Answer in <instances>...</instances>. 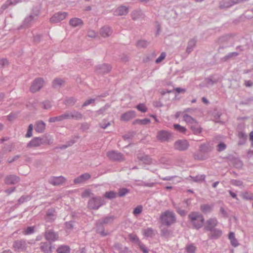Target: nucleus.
<instances>
[{"label":"nucleus","instance_id":"nucleus-1","mask_svg":"<svg viewBox=\"0 0 253 253\" xmlns=\"http://www.w3.org/2000/svg\"><path fill=\"white\" fill-rule=\"evenodd\" d=\"M53 143V140L48 136L44 137H35L27 144L26 148H33L38 147L42 145H50Z\"/></svg>","mask_w":253,"mask_h":253},{"label":"nucleus","instance_id":"nucleus-2","mask_svg":"<svg viewBox=\"0 0 253 253\" xmlns=\"http://www.w3.org/2000/svg\"><path fill=\"white\" fill-rule=\"evenodd\" d=\"M188 218L193 225V228L199 229L204 224L205 219L203 215L198 212H192L188 215Z\"/></svg>","mask_w":253,"mask_h":253},{"label":"nucleus","instance_id":"nucleus-3","mask_svg":"<svg viewBox=\"0 0 253 253\" xmlns=\"http://www.w3.org/2000/svg\"><path fill=\"white\" fill-rule=\"evenodd\" d=\"M160 218L163 224L170 226L176 221V217L173 212L167 211L162 213Z\"/></svg>","mask_w":253,"mask_h":253},{"label":"nucleus","instance_id":"nucleus-4","mask_svg":"<svg viewBox=\"0 0 253 253\" xmlns=\"http://www.w3.org/2000/svg\"><path fill=\"white\" fill-rule=\"evenodd\" d=\"M104 204V200L100 197H93L88 202V208L90 210H98Z\"/></svg>","mask_w":253,"mask_h":253},{"label":"nucleus","instance_id":"nucleus-5","mask_svg":"<svg viewBox=\"0 0 253 253\" xmlns=\"http://www.w3.org/2000/svg\"><path fill=\"white\" fill-rule=\"evenodd\" d=\"M44 81L42 78L35 79L32 83L30 90L32 93H35L39 91L43 86Z\"/></svg>","mask_w":253,"mask_h":253},{"label":"nucleus","instance_id":"nucleus-6","mask_svg":"<svg viewBox=\"0 0 253 253\" xmlns=\"http://www.w3.org/2000/svg\"><path fill=\"white\" fill-rule=\"evenodd\" d=\"M189 143L186 139H179L176 141L173 145L174 148L179 151H184L188 149Z\"/></svg>","mask_w":253,"mask_h":253},{"label":"nucleus","instance_id":"nucleus-7","mask_svg":"<svg viewBox=\"0 0 253 253\" xmlns=\"http://www.w3.org/2000/svg\"><path fill=\"white\" fill-rule=\"evenodd\" d=\"M107 156L110 160L114 161L121 162L125 160L124 155L115 150L108 152Z\"/></svg>","mask_w":253,"mask_h":253},{"label":"nucleus","instance_id":"nucleus-8","mask_svg":"<svg viewBox=\"0 0 253 253\" xmlns=\"http://www.w3.org/2000/svg\"><path fill=\"white\" fill-rule=\"evenodd\" d=\"M13 247L15 251L22 252L26 250L27 246L25 240H17L14 242Z\"/></svg>","mask_w":253,"mask_h":253},{"label":"nucleus","instance_id":"nucleus-9","mask_svg":"<svg viewBox=\"0 0 253 253\" xmlns=\"http://www.w3.org/2000/svg\"><path fill=\"white\" fill-rule=\"evenodd\" d=\"M112 69V66L108 64L103 63L95 67V72L100 74H105L109 73Z\"/></svg>","mask_w":253,"mask_h":253},{"label":"nucleus","instance_id":"nucleus-10","mask_svg":"<svg viewBox=\"0 0 253 253\" xmlns=\"http://www.w3.org/2000/svg\"><path fill=\"white\" fill-rule=\"evenodd\" d=\"M218 221L216 218H210L205 223L204 230L206 231H210L215 228L217 225Z\"/></svg>","mask_w":253,"mask_h":253},{"label":"nucleus","instance_id":"nucleus-11","mask_svg":"<svg viewBox=\"0 0 253 253\" xmlns=\"http://www.w3.org/2000/svg\"><path fill=\"white\" fill-rule=\"evenodd\" d=\"M171 136V133L164 130L158 131L157 135V139L161 142L168 141Z\"/></svg>","mask_w":253,"mask_h":253},{"label":"nucleus","instance_id":"nucleus-12","mask_svg":"<svg viewBox=\"0 0 253 253\" xmlns=\"http://www.w3.org/2000/svg\"><path fill=\"white\" fill-rule=\"evenodd\" d=\"M44 237L49 242L51 243L57 240L58 235L53 230L47 229L44 233Z\"/></svg>","mask_w":253,"mask_h":253},{"label":"nucleus","instance_id":"nucleus-13","mask_svg":"<svg viewBox=\"0 0 253 253\" xmlns=\"http://www.w3.org/2000/svg\"><path fill=\"white\" fill-rule=\"evenodd\" d=\"M67 15V13L65 12H60L55 13L50 19L51 23H55L59 22L64 19Z\"/></svg>","mask_w":253,"mask_h":253},{"label":"nucleus","instance_id":"nucleus-14","mask_svg":"<svg viewBox=\"0 0 253 253\" xmlns=\"http://www.w3.org/2000/svg\"><path fill=\"white\" fill-rule=\"evenodd\" d=\"M66 180V178L63 176H52L49 179L48 182L52 185L57 186L62 184Z\"/></svg>","mask_w":253,"mask_h":253},{"label":"nucleus","instance_id":"nucleus-15","mask_svg":"<svg viewBox=\"0 0 253 253\" xmlns=\"http://www.w3.org/2000/svg\"><path fill=\"white\" fill-rule=\"evenodd\" d=\"M55 210L53 208L49 209L46 212L45 220L46 222H53L57 216Z\"/></svg>","mask_w":253,"mask_h":253},{"label":"nucleus","instance_id":"nucleus-16","mask_svg":"<svg viewBox=\"0 0 253 253\" xmlns=\"http://www.w3.org/2000/svg\"><path fill=\"white\" fill-rule=\"evenodd\" d=\"M20 181V178L16 175H9L4 178V182L7 185H14Z\"/></svg>","mask_w":253,"mask_h":253},{"label":"nucleus","instance_id":"nucleus-17","mask_svg":"<svg viewBox=\"0 0 253 253\" xmlns=\"http://www.w3.org/2000/svg\"><path fill=\"white\" fill-rule=\"evenodd\" d=\"M213 148V146L210 143L207 142L201 144L199 150L202 153L206 154L212 151Z\"/></svg>","mask_w":253,"mask_h":253},{"label":"nucleus","instance_id":"nucleus-18","mask_svg":"<svg viewBox=\"0 0 253 253\" xmlns=\"http://www.w3.org/2000/svg\"><path fill=\"white\" fill-rule=\"evenodd\" d=\"M239 2V0H237L234 1L232 0H222L219 2V8L220 9H223L227 8H229L233 5L236 4Z\"/></svg>","mask_w":253,"mask_h":253},{"label":"nucleus","instance_id":"nucleus-19","mask_svg":"<svg viewBox=\"0 0 253 253\" xmlns=\"http://www.w3.org/2000/svg\"><path fill=\"white\" fill-rule=\"evenodd\" d=\"M135 115V112L133 110H130L123 113L121 117V120L124 121H128L134 118Z\"/></svg>","mask_w":253,"mask_h":253},{"label":"nucleus","instance_id":"nucleus-20","mask_svg":"<svg viewBox=\"0 0 253 253\" xmlns=\"http://www.w3.org/2000/svg\"><path fill=\"white\" fill-rule=\"evenodd\" d=\"M69 119V115L67 114V112L64 114L54 117H51L49 119V122L54 123L55 122H60L64 120Z\"/></svg>","mask_w":253,"mask_h":253},{"label":"nucleus","instance_id":"nucleus-21","mask_svg":"<svg viewBox=\"0 0 253 253\" xmlns=\"http://www.w3.org/2000/svg\"><path fill=\"white\" fill-rule=\"evenodd\" d=\"M197 42V41L195 38H192L188 41L186 49V53L187 54H189L193 50L194 48L196 45Z\"/></svg>","mask_w":253,"mask_h":253},{"label":"nucleus","instance_id":"nucleus-22","mask_svg":"<svg viewBox=\"0 0 253 253\" xmlns=\"http://www.w3.org/2000/svg\"><path fill=\"white\" fill-rule=\"evenodd\" d=\"M90 177L91 176L89 173H85L76 178L74 180V182L75 184L81 183L89 179Z\"/></svg>","mask_w":253,"mask_h":253},{"label":"nucleus","instance_id":"nucleus-23","mask_svg":"<svg viewBox=\"0 0 253 253\" xmlns=\"http://www.w3.org/2000/svg\"><path fill=\"white\" fill-rule=\"evenodd\" d=\"M210 231L211 233L209 236L211 239H217L221 236L222 233V232L220 229L216 228H214Z\"/></svg>","mask_w":253,"mask_h":253},{"label":"nucleus","instance_id":"nucleus-24","mask_svg":"<svg viewBox=\"0 0 253 253\" xmlns=\"http://www.w3.org/2000/svg\"><path fill=\"white\" fill-rule=\"evenodd\" d=\"M45 129V124L42 121H37L35 125V130L39 133L43 132Z\"/></svg>","mask_w":253,"mask_h":253},{"label":"nucleus","instance_id":"nucleus-25","mask_svg":"<svg viewBox=\"0 0 253 253\" xmlns=\"http://www.w3.org/2000/svg\"><path fill=\"white\" fill-rule=\"evenodd\" d=\"M137 158L139 161L143 162V164L145 165H149L152 163V159L146 155H141L140 154H138Z\"/></svg>","mask_w":253,"mask_h":253},{"label":"nucleus","instance_id":"nucleus-26","mask_svg":"<svg viewBox=\"0 0 253 253\" xmlns=\"http://www.w3.org/2000/svg\"><path fill=\"white\" fill-rule=\"evenodd\" d=\"M67 114L69 115V119H72L79 120L83 117V115L82 113L76 110H73L71 112H67Z\"/></svg>","mask_w":253,"mask_h":253},{"label":"nucleus","instance_id":"nucleus-27","mask_svg":"<svg viewBox=\"0 0 253 253\" xmlns=\"http://www.w3.org/2000/svg\"><path fill=\"white\" fill-rule=\"evenodd\" d=\"M128 12V8L125 6H121L115 11V15L118 16L126 15Z\"/></svg>","mask_w":253,"mask_h":253},{"label":"nucleus","instance_id":"nucleus-28","mask_svg":"<svg viewBox=\"0 0 253 253\" xmlns=\"http://www.w3.org/2000/svg\"><path fill=\"white\" fill-rule=\"evenodd\" d=\"M69 24L73 27H77L83 25L84 22L80 18H73L70 20Z\"/></svg>","mask_w":253,"mask_h":253},{"label":"nucleus","instance_id":"nucleus-29","mask_svg":"<svg viewBox=\"0 0 253 253\" xmlns=\"http://www.w3.org/2000/svg\"><path fill=\"white\" fill-rule=\"evenodd\" d=\"M112 30L109 26L103 27L100 31V35L104 38L108 37L110 36L112 34Z\"/></svg>","mask_w":253,"mask_h":253},{"label":"nucleus","instance_id":"nucleus-30","mask_svg":"<svg viewBox=\"0 0 253 253\" xmlns=\"http://www.w3.org/2000/svg\"><path fill=\"white\" fill-rule=\"evenodd\" d=\"M143 234L146 237L153 238L156 234V231L152 228H147L143 230Z\"/></svg>","mask_w":253,"mask_h":253},{"label":"nucleus","instance_id":"nucleus-31","mask_svg":"<svg viewBox=\"0 0 253 253\" xmlns=\"http://www.w3.org/2000/svg\"><path fill=\"white\" fill-rule=\"evenodd\" d=\"M40 249L44 253H50L51 252L50 243H41Z\"/></svg>","mask_w":253,"mask_h":253},{"label":"nucleus","instance_id":"nucleus-32","mask_svg":"<svg viewBox=\"0 0 253 253\" xmlns=\"http://www.w3.org/2000/svg\"><path fill=\"white\" fill-rule=\"evenodd\" d=\"M65 83V81L60 78H56L52 82V87L54 88H60Z\"/></svg>","mask_w":253,"mask_h":253},{"label":"nucleus","instance_id":"nucleus-33","mask_svg":"<svg viewBox=\"0 0 253 253\" xmlns=\"http://www.w3.org/2000/svg\"><path fill=\"white\" fill-rule=\"evenodd\" d=\"M229 239L230 240L231 244L234 247H237L239 245V243L235 237V234L233 232H231L228 235Z\"/></svg>","mask_w":253,"mask_h":253},{"label":"nucleus","instance_id":"nucleus-34","mask_svg":"<svg viewBox=\"0 0 253 253\" xmlns=\"http://www.w3.org/2000/svg\"><path fill=\"white\" fill-rule=\"evenodd\" d=\"M190 128L193 133L196 135L199 134L201 132L202 129V128L198 125L197 122L195 124L192 125L190 126Z\"/></svg>","mask_w":253,"mask_h":253},{"label":"nucleus","instance_id":"nucleus-35","mask_svg":"<svg viewBox=\"0 0 253 253\" xmlns=\"http://www.w3.org/2000/svg\"><path fill=\"white\" fill-rule=\"evenodd\" d=\"M172 233V231L166 228H164L161 230V236L165 238H169Z\"/></svg>","mask_w":253,"mask_h":253},{"label":"nucleus","instance_id":"nucleus-36","mask_svg":"<svg viewBox=\"0 0 253 253\" xmlns=\"http://www.w3.org/2000/svg\"><path fill=\"white\" fill-rule=\"evenodd\" d=\"M131 16L133 20H136L141 18L143 16V14L140 10H134L131 12Z\"/></svg>","mask_w":253,"mask_h":253},{"label":"nucleus","instance_id":"nucleus-37","mask_svg":"<svg viewBox=\"0 0 253 253\" xmlns=\"http://www.w3.org/2000/svg\"><path fill=\"white\" fill-rule=\"evenodd\" d=\"M117 193L114 191H109L106 192L104 195V197L109 200L113 199L117 197Z\"/></svg>","mask_w":253,"mask_h":253},{"label":"nucleus","instance_id":"nucleus-38","mask_svg":"<svg viewBox=\"0 0 253 253\" xmlns=\"http://www.w3.org/2000/svg\"><path fill=\"white\" fill-rule=\"evenodd\" d=\"M130 193V190L126 188H121L118 190L117 195L119 197H124L126 196V194Z\"/></svg>","mask_w":253,"mask_h":253},{"label":"nucleus","instance_id":"nucleus-39","mask_svg":"<svg viewBox=\"0 0 253 253\" xmlns=\"http://www.w3.org/2000/svg\"><path fill=\"white\" fill-rule=\"evenodd\" d=\"M56 251L57 253H69L70 249L68 246L62 245L58 247Z\"/></svg>","mask_w":253,"mask_h":253},{"label":"nucleus","instance_id":"nucleus-40","mask_svg":"<svg viewBox=\"0 0 253 253\" xmlns=\"http://www.w3.org/2000/svg\"><path fill=\"white\" fill-rule=\"evenodd\" d=\"M115 218V217L114 215H110L102 218L100 219V220L103 224H106L112 223L114 221Z\"/></svg>","mask_w":253,"mask_h":253},{"label":"nucleus","instance_id":"nucleus-41","mask_svg":"<svg viewBox=\"0 0 253 253\" xmlns=\"http://www.w3.org/2000/svg\"><path fill=\"white\" fill-rule=\"evenodd\" d=\"M76 102V99L73 97H67L64 100V103L68 106H73Z\"/></svg>","mask_w":253,"mask_h":253},{"label":"nucleus","instance_id":"nucleus-42","mask_svg":"<svg viewBox=\"0 0 253 253\" xmlns=\"http://www.w3.org/2000/svg\"><path fill=\"white\" fill-rule=\"evenodd\" d=\"M212 206L208 204L201 206L200 210L204 213L210 212L211 211Z\"/></svg>","mask_w":253,"mask_h":253},{"label":"nucleus","instance_id":"nucleus-43","mask_svg":"<svg viewBox=\"0 0 253 253\" xmlns=\"http://www.w3.org/2000/svg\"><path fill=\"white\" fill-rule=\"evenodd\" d=\"M183 119L184 120L187 122V123H189L190 124H195L196 123L197 121L191 117L190 115L188 114H184L183 115Z\"/></svg>","mask_w":253,"mask_h":253},{"label":"nucleus","instance_id":"nucleus-44","mask_svg":"<svg viewBox=\"0 0 253 253\" xmlns=\"http://www.w3.org/2000/svg\"><path fill=\"white\" fill-rule=\"evenodd\" d=\"M192 180L196 182H201L205 180L206 176L204 174L198 175L195 176H190Z\"/></svg>","mask_w":253,"mask_h":253},{"label":"nucleus","instance_id":"nucleus-45","mask_svg":"<svg viewBox=\"0 0 253 253\" xmlns=\"http://www.w3.org/2000/svg\"><path fill=\"white\" fill-rule=\"evenodd\" d=\"M238 55H239V53L237 52H231V53H229L228 55H227L225 56L224 57H223V58H222L221 60L223 62H225L232 57H235L237 56Z\"/></svg>","mask_w":253,"mask_h":253},{"label":"nucleus","instance_id":"nucleus-46","mask_svg":"<svg viewBox=\"0 0 253 253\" xmlns=\"http://www.w3.org/2000/svg\"><path fill=\"white\" fill-rule=\"evenodd\" d=\"M149 43V42L148 41L144 40H141L137 42L136 46L140 48H146Z\"/></svg>","mask_w":253,"mask_h":253},{"label":"nucleus","instance_id":"nucleus-47","mask_svg":"<svg viewBox=\"0 0 253 253\" xmlns=\"http://www.w3.org/2000/svg\"><path fill=\"white\" fill-rule=\"evenodd\" d=\"M35 19V18H34V16H33V15H30L25 19L23 22V25L25 26H29V25H30Z\"/></svg>","mask_w":253,"mask_h":253},{"label":"nucleus","instance_id":"nucleus-48","mask_svg":"<svg viewBox=\"0 0 253 253\" xmlns=\"http://www.w3.org/2000/svg\"><path fill=\"white\" fill-rule=\"evenodd\" d=\"M174 128L178 131L179 132L185 133L186 131V128L182 126H181L179 124H174L173 125Z\"/></svg>","mask_w":253,"mask_h":253},{"label":"nucleus","instance_id":"nucleus-49","mask_svg":"<svg viewBox=\"0 0 253 253\" xmlns=\"http://www.w3.org/2000/svg\"><path fill=\"white\" fill-rule=\"evenodd\" d=\"M241 196L245 200H253V194L249 193L248 192L242 193Z\"/></svg>","mask_w":253,"mask_h":253},{"label":"nucleus","instance_id":"nucleus-50","mask_svg":"<svg viewBox=\"0 0 253 253\" xmlns=\"http://www.w3.org/2000/svg\"><path fill=\"white\" fill-rule=\"evenodd\" d=\"M35 226H28L26 229H25L23 231L24 235H30L34 233L35 232Z\"/></svg>","mask_w":253,"mask_h":253},{"label":"nucleus","instance_id":"nucleus-51","mask_svg":"<svg viewBox=\"0 0 253 253\" xmlns=\"http://www.w3.org/2000/svg\"><path fill=\"white\" fill-rule=\"evenodd\" d=\"M40 13V8L38 6H35L33 8L30 15H33V16H34V18H35V17H38Z\"/></svg>","mask_w":253,"mask_h":253},{"label":"nucleus","instance_id":"nucleus-52","mask_svg":"<svg viewBox=\"0 0 253 253\" xmlns=\"http://www.w3.org/2000/svg\"><path fill=\"white\" fill-rule=\"evenodd\" d=\"M135 134V132L132 131L128 132L127 134H126L123 136L124 140L131 139Z\"/></svg>","mask_w":253,"mask_h":253},{"label":"nucleus","instance_id":"nucleus-53","mask_svg":"<svg viewBox=\"0 0 253 253\" xmlns=\"http://www.w3.org/2000/svg\"><path fill=\"white\" fill-rule=\"evenodd\" d=\"M129 239L133 242L137 244V245L139 244V243L140 242L139 238L137 237V236L133 234H129L128 235Z\"/></svg>","mask_w":253,"mask_h":253},{"label":"nucleus","instance_id":"nucleus-54","mask_svg":"<svg viewBox=\"0 0 253 253\" xmlns=\"http://www.w3.org/2000/svg\"><path fill=\"white\" fill-rule=\"evenodd\" d=\"M33 129V125L30 124L28 126L27 133L25 135V137L29 138L32 136V131Z\"/></svg>","mask_w":253,"mask_h":253},{"label":"nucleus","instance_id":"nucleus-55","mask_svg":"<svg viewBox=\"0 0 253 253\" xmlns=\"http://www.w3.org/2000/svg\"><path fill=\"white\" fill-rule=\"evenodd\" d=\"M30 199V197L29 196H22L18 199L17 205H20L25 202L29 201Z\"/></svg>","mask_w":253,"mask_h":253},{"label":"nucleus","instance_id":"nucleus-56","mask_svg":"<svg viewBox=\"0 0 253 253\" xmlns=\"http://www.w3.org/2000/svg\"><path fill=\"white\" fill-rule=\"evenodd\" d=\"M226 148V145L224 142L219 143L216 146V150L218 152H221Z\"/></svg>","mask_w":253,"mask_h":253},{"label":"nucleus","instance_id":"nucleus-57","mask_svg":"<svg viewBox=\"0 0 253 253\" xmlns=\"http://www.w3.org/2000/svg\"><path fill=\"white\" fill-rule=\"evenodd\" d=\"M142 211V206L141 205L137 206L135 208L133 211V213L135 215L140 214Z\"/></svg>","mask_w":253,"mask_h":253},{"label":"nucleus","instance_id":"nucleus-58","mask_svg":"<svg viewBox=\"0 0 253 253\" xmlns=\"http://www.w3.org/2000/svg\"><path fill=\"white\" fill-rule=\"evenodd\" d=\"M196 248L193 245H188L186 248V250L188 253H194L195 252Z\"/></svg>","mask_w":253,"mask_h":253},{"label":"nucleus","instance_id":"nucleus-59","mask_svg":"<svg viewBox=\"0 0 253 253\" xmlns=\"http://www.w3.org/2000/svg\"><path fill=\"white\" fill-rule=\"evenodd\" d=\"M110 107V105L108 104H106L104 106L100 108L99 110L96 111V113L98 115L103 114V113Z\"/></svg>","mask_w":253,"mask_h":253},{"label":"nucleus","instance_id":"nucleus-60","mask_svg":"<svg viewBox=\"0 0 253 253\" xmlns=\"http://www.w3.org/2000/svg\"><path fill=\"white\" fill-rule=\"evenodd\" d=\"M136 108L142 112H146L147 110V107L144 104H139L136 106Z\"/></svg>","mask_w":253,"mask_h":253},{"label":"nucleus","instance_id":"nucleus-61","mask_svg":"<svg viewBox=\"0 0 253 253\" xmlns=\"http://www.w3.org/2000/svg\"><path fill=\"white\" fill-rule=\"evenodd\" d=\"M42 106L44 109H48L51 108V104L49 101L46 100L42 102Z\"/></svg>","mask_w":253,"mask_h":253},{"label":"nucleus","instance_id":"nucleus-62","mask_svg":"<svg viewBox=\"0 0 253 253\" xmlns=\"http://www.w3.org/2000/svg\"><path fill=\"white\" fill-rule=\"evenodd\" d=\"M207 84L209 85H213L217 82V80L216 79H213L212 77H210L209 78L206 79Z\"/></svg>","mask_w":253,"mask_h":253},{"label":"nucleus","instance_id":"nucleus-63","mask_svg":"<svg viewBox=\"0 0 253 253\" xmlns=\"http://www.w3.org/2000/svg\"><path fill=\"white\" fill-rule=\"evenodd\" d=\"M139 246L140 250L144 253H148L149 250L146 247V246L142 243L141 242L139 243L138 244Z\"/></svg>","mask_w":253,"mask_h":253},{"label":"nucleus","instance_id":"nucleus-64","mask_svg":"<svg viewBox=\"0 0 253 253\" xmlns=\"http://www.w3.org/2000/svg\"><path fill=\"white\" fill-rule=\"evenodd\" d=\"M166 56V53L165 52H163L161 53L160 56L156 60L155 62L156 63H160L162 60H163Z\"/></svg>","mask_w":253,"mask_h":253}]
</instances>
